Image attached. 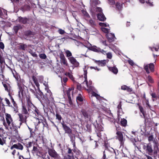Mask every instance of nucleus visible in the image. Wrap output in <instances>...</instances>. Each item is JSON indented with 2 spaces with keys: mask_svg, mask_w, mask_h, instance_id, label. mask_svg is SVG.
Instances as JSON below:
<instances>
[{
  "mask_svg": "<svg viewBox=\"0 0 159 159\" xmlns=\"http://www.w3.org/2000/svg\"><path fill=\"white\" fill-rule=\"evenodd\" d=\"M66 57H72V54L71 52L69 50H66L65 51Z\"/></svg>",
  "mask_w": 159,
  "mask_h": 159,
  "instance_id": "37998d69",
  "label": "nucleus"
},
{
  "mask_svg": "<svg viewBox=\"0 0 159 159\" xmlns=\"http://www.w3.org/2000/svg\"><path fill=\"white\" fill-rule=\"evenodd\" d=\"M32 107L34 108V109H33L34 112L35 113L36 115L38 116L40 115V113L39 110L36 107L34 106V107ZM32 112H33V111H32Z\"/></svg>",
  "mask_w": 159,
  "mask_h": 159,
  "instance_id": "7c9ffc66",
  "label": "nucleus"
},
{
  "mask_svg": "<svg viewBox=\"0 0 159 159\" xmlns=\"http://www.w3.org/2000/svg\"><path fill=\"white\" fill-rule=\"evenodd\" d=\"M5 143V141L3 139H1L0 138V144L3 145Z\"/></svg>",
  "mask_w": 159,
  "mask_h": 159,
  "instance_id": "13d9d810",
  "label": "nucleus"
},
{
  "mask_svg": "<svg viewBox=\"0 0 159 159\" xmlns=\"http://www.w3.org/2000/svg\"><path fill=\"white\" fill-rule=\"evenodd\" d=\"M97 16L98 19L101 21H104L106 19V17L103 13L98 14Z\"/></svg>",
  "mask_w": 159,
  "mask_h": 159,
  "instance_id": "6ab92c4d",
  "label": "nucleus"
},
{
  "mask_svg": "<svg viewBox=\"0 0 159 159\" xmlns=\"http://www.w3.org/2000/svg\"><path fill=\"white\" fill-rule=\"evenodd\" d=\"M29 52L30 53L32 56L34 57H36L37 56V54L35 53V52L33 51L31 49L29 50Z\"/></svg>",
  "mask_w": 159,
  "mask_h": 159,
  "instance_id": "a18cd8bd",
  "label": "nucleus"
},
{
  "mask_svg": "<svg viewBox=\"0 0 159 159\" xmlns=\"http://www.w3.org/2000/svg\"><path fill=\"white\" fill-rule=\"evenodd\" d=\"M18 20L19 22L23 24H29L32 22L31 19L25 17H23L21 16L18 17Z\"/></svg>",
  "mask_w": 159,
  "mask_h": 159,
  "instance_id": "1a4fd4ad",
  "label": "nucleus"
},
{
  "mask_svg": "<svg viewBox=\"0 0 159 159\" xmlns=\"http://www.w3.org/2000/svg\"><path fill=\"white\" fill-rule=\"evenodd\" d=\"M56 119H57L59 121H60L62 119L61 116L58 113H57L56 114Z\"/></svg>",
  "mask_w": 159,
  "mask_h": 159,
  "instance_id": "de8ad7c7",
  "label": "nucleus"
},
{
  "mask_svg": "<svg viewBox=\"0 0 159 159\" xmlns=\"http://www.w3.org/2000/svg\"><path fill=\"white\" fill-rule=\"evenodd\" d=\"M45 89L46 90H47V93H45V95L43 94L42 92H40V93L43 95V98L45 100L46 103L49 104L50 101L53 100V98L51 91L48 89V88H46Z\"/></svg>",
  "mask_w": 159,
  "mask_h": 159,
  "instance_id": "20e7f679",
  "label": "nucleus"
},
{
  "mask_svg": "<svg viewBox=\"0 0 159 159\" xmlns=\"http://www.w3.org/2000/svg\"><path fill=\"white\" fill-rule=\"evenodd\" d=\"M27 48V45L24 43H20L18 46V49L23 51L25 50Z\"/></svg>",
  "mask_w": 159,
  "mask_h": 159,
  "instance_id": "a878e982",
  "label": "nucleus"
},
{
  "mask_svg": "<svg viewBox=\"0 0 159 159\" xmlns=\"http://www.w3.org/2000/svg\"><path fill=\"white\" fill-rule=\"evenodd\" d=\"M40 58L45 59L47 58V56L45 54H41L39 55Z\"/></svg>",
  "mask_w": 159,
  "mask_h": 159,
  "instance_id": "603ef678",
  "label": "nucleus"
},
{
  "mask_svg": "<svg viewBox=\"0 0 159 159\" xmlns=\"http://www.w3.org/2000/svg\"><path fill=\"white\" fill-rule=\"evenodd\" d=\"M26 100L27 102L26 105L28 107H34V105L32 103L31 99V97L29 95H27L26 96Z\"/></svg>",
  "mask_w": 159,
  "mask_h": 159,
  "instance_id": "2eb2a0df",
  "label": "nucleus"
},
{
  "mask_svg": "<svg viewBox=\"0 0 159 159\" xmlns=\"http://www.w3.org/2000/svg\"><path fill=\"white\" fill-rule=\"evenodd\" d=\"M18 115L19 118V120L20 121V125L19 127V128H20V125L22 124V123H24V122L26 123V119L27 117L28 116L25 115V116H24L23 114L22 113H19L18 114Z\"/></svg>",
  "mask_w": 159,
  "mask_h": 159,
  "instance_id": "ddd939ff",
  "label": "nucleus"
},
{
  "mask_svg": "<svg viewBox=\"0 0 159 159\" xmlns=\"http://www.w3.org/2000/svg\"><path fill=\"white\" fill-rule=\"evenodd\" d=\"M143 68L147 74H149L150 73V72H153L154 71V65L153 63H150L149 64L144 65Z\"/></svg>",
  "mask_w": 159,
  "mask_h": 159,
  "instance_id": "39448f33",
  "label": "nucleus"
},
{
  "mask_svg": "<svg viewBox=\"0 0 159 159\" xmlns=\"http://www.w3.org/2000/svg\"><path fill=\"white\" fill-rule=\"evenodd\" d=\"M3 63H5V60L2 56L0 54V63L1 64H2Z\"/></svg>",
  "mask_w": 159,
  "mask_h": 159,
  "instance_id": "8fccbe9b",
  "label": "nucleus"
},
{
  "mask_svg": "<svg viewBox=\"0 0 159 159\" xmlns=\"http://www.w3.org/2000/svg\"><path fill=\"white\" fill-rule=\"evenodd\" d=\"M117 132L116 133V139L118 140L120 143V145H122L124 144L123 137L122 133L119 131L120 129L119 127H117L116 129Z\"/></svg>",
  "mask_w": 159,
  "mask_h": 159,
  "instance_id": "423d86ee",
  "label": "nucleus"
},
{
  "mask_svg": "<svg viewBox=\"0 0 159 159\" xmlns=\"http://www.w3.org/2000/svg\"><path fill=\"white\" fill-rule=\"evenodd\" d=\"M61 80L64 83H66L68 80V79L66 77H63Z\"/></svg>",
  "mask_w": 159,
  "mask_h": 159,
  "instance_id": "e2e57ef3",
  "label": "nucleus"
},
{
  "mask_svg": "<svg viewBox=\"0 0 159 159\" xmlns=\"http://www.w3.org/2000/svg\"><path fill=\"white\" fill-rule=\"evenodd\" d=\"M101 159H108V158L106 157V155L105 153V151L103 152V155Z\"/></svg>",
  "mask_w": 159,
  "mask_h": 159,
  "instance_id": "774afa93",
  "label": "nucleus"
},
{
  "mask_svg": "<svg viewBox=\"0 0 159 159\" xmlns=\"http://www.w3.org/2000/svg\"><path fill=\"white\" fill-rule=\"evenodd\" d=\"M84 82H86V83L87 86V87L88 88V90L90 91H93L94 89V87L92 86V81H89L88 82L87 80L85 81L84 80Z\"/></svg>",
  "mask_w": 159,
  "mask_h": 159,
  "instance_id": "a211bd4d",
  "label": "nucleus"
},
{
  "mask_svg": "<svg viewBox=\"0 0 159 159\" xmlns=\"http://www.w3.org/2000/svg\"><path fill=\"white\" fill-rule=\"evenodd\" d=\"M89 49L93 52H99V49H100V48H98L96 46H93L90 47Z\"/></svg>",
  "mask_w": 159,
  "mask_h": 159,
  "instance_id": "c85d7f7f",
  "label": "nucleus"
},
{
  "mask_svg": "<svg viewBox=\"0 0 159 159\" xmlns=\"http://www.w3.org/2000/svg\"><path fill=\"white\" fill-rule=\"evenodd\" d=\"M61 124L66 134H68V135L72 134V130L64 123L63 121L61 123Z\"/></svg>",
  "mask_w": 159,
  "mask_h": 159,
  "instance_id": "9d476101",
  "label": "nucleus"
},
{
  "mask_svg": "<svg viewBox=\"0 0 159 159\" xmlns=\"http://www.w3.org/2000/svg\"><path fill=\"white\" fill-rule=\"evenodd\" d=\"M146 148V150L149 153H152L153 152L152 146L150 144H148L147 145Z\"/></svg>",
  "mask_w": 159,
  "mask_h": 159,
  "instance_id": "c756f323",
  "label": "nucleus"
},
{
  "mask_svg": "<svg viewBox=\"0 0 159 159\" xmlns=\"http://www.w3.org/2000/svg\"><path fill=\"white\" fill-rule=\"evenodd\" d=\"M67 149L68 150L67 151V155H66L65 157H67L68 158H72L73 159H74V154L72 152L73 151V152H76V150L75 149H71L69 147H68L67 148Z\"/></svg>",
  "mask_w": 159,
  "mask_h": 159,
  "instance_id": "f8f14e48",
  "label": "nucleus"
},
{
  "mask_svg": "<svg viewBox=\"0 0 159 159\" xmlns=\"http://www.w3.org/2000/svg\"><path fill=\"white\" fill-rule=\"evenodd\" d=\"M24 34L27 37H30L34 35V33L30 30H27L25 32Z\"/></svg>",
  "mask_w": 159,
  "mask_h": 159,
  "instance_id": "aec40b11",
  "label": "nucleus"
},
{
  "mask_svg": "<svg viewBox=\"0 0 159 159\" xmlns=\"http://www.w3.org/2000/svg\"><path fill=\"white\" fill-rule=\"evenodd\" d=\"M15 148L20 150H22L24 148L23 146L20 143H18L17 144H15Z\"/></svg>",
  "mask_w": 159,
  "mask_h": 159,
  "instance_id": "cd10ccee",
  "label": "nucleus"
},
{
  "mask_svg": "<svg viewBox=\"0 0 159 159\" xmlns=\"http://www.w3.org/2000/svg\"><path fill=\"white\" fill-rule=\"evenodd\" d=\"M76 100L80 102H82L83 101V98L81 95H79L77 97Z\"/></svg>",
  "mask_w": 159,
  "mask_h": 159,
  "instance_id": "3c124183",
  "label": "nucleus"
},
{
  "mask_svg": "<svg viewBox=\"0 0 159 159\" xmlns=\"http://www.w3.org/2000/svg\"><path fill=\"white\" fill-rule=\"evenodd\" d=\"M14 71L12 73L14 77L16 79V83L19 90L18 91V96L20 99H22L24 97V93H25V88H27L24 84L25 81L23 79H20V75L14 69Z\"/></svg>",
  "mask_w": 159,
  "mask_h": 159,
  "instance_id": "f257e3e1",
  "label": "nucleus"
},
{
  "mask_svg": "<svg viewBox=\"0 0 159 159\" xmlns=\"http://www.w3.org/2000/svg\"><path fill=\"white\" fill-rule=\"evenodd\" d=\"M28 128L30 130V137L34 138L35 135V134L34 131H33V129L31 128L28 126Z\"/></svg>",
  "mask_w": 159,
  "mask_h": 159,
  "instance_id": "c03bdc74",
  "label": "nucleus"
},
{
  "mask_svg": "<svg viewBox=\"0 0 159 159\" xmlns=\"http://www.w3.org/2000/svg\"><path fill=\"white\" fill-rule=\"evenodd\" d=\"M120 122L121 126L125 127L127 125V121L124 119H121Z\"/></svg>",
  "mask_w": 159,
  "mask_h": 159,
  "instance_id": "72a5a7b5",
  "label": "nucleus"
},
{
  "mask_svg": "<svg viewBox=\"0 0 159 159\" xmlns=\"http://www.w3.org/2000/svg\"><path fill=\"white\" fill-rule=\"evenodd\" d=\"M81 12L84 16L86 18H89L90 17L89 15L85 10H82L81 11Z\"/></svg>",
  "mask_w": 159,
  "mask_h": 159,
  "instance_id": "2f4dec72",
  "label": "nucleus"
},
{
  "mask_svg": "<svg viewBox=\"0 0 159 159\" xmlns=\"http://www.w3.org/2000/svg\"><path fill=\"white\" fill-rule=\"evenodd\" d=\"M6 116V119L7 125L4 119L3 120V125L7 129H8V127H9L11 129H13L15 132L16 135L17 134L18 132L17 127L13 124V119L10 114H7Z\"/></svg>",
  "mask_w": 159,
  "mask_h": 159,
  "instance_id": "f03ea898",
  "label": "nucleus"
},
{
  "mask_svg": "<svg viewBox=\"0 0 159 159\" xmlns=\"http://www.w3.org/2000/svg\"><path fill=\"white\" fill-rule=\"evenodd\" d=\"M146 2L150 6L152 7L153 6L152 2H150L149 0L146 1Z\"/></svg>",
  "mask_w": 159,
  "mask_h": 159,
  "instance_id": "052dcab7",
  "label": "nucleus"
},
{
  "mask_svg": "<svg viewBox=\"0 0 159 159\" xmlns=\"http://www.w3.org/2000/svg\"><path fill=\"white\" fill-rule=\"evenodd\" d=\"M96 132V134L97 136H98L99 138H101L102 136L101 133H100V132L101 131H96L95 130Z\"/></svg>",
  "mask_w": 159,
  "mask_h": 159,
  "instance_id": "680f3d73",
  "label": "nucleus"
},
{
  "mask_svg": "<svg viewBox=\"0 0 159 159\" xmlns=\"http://www.w3.org/2000/svg\"><path fill=\"white\" fill-rule=\"evenodd\" d=\"M139 109L140 112L142 113L144 117H145V112L144 111L143 108L140 105L139 106Z\"/></svg>",
  "mask_w": 159,
  "mask_h": 159,
  "instance_id": "79ce46f5",
  "label": "nucleus"
},
{
  "mask_svg": "<svg viewBox=\"0 0 159 159\" xmlns=\"http://www.w3.org/2000/svg\"><path fill=\"white\" fill-rule=\"evenodd\" d=\"M68 59L70 63L75 67L79 66V63L77 61L76 59L73 57H71L68 58Z\"/></svg>",
  "mask_w": 159,
  "mask_h": 159,
  "instance_id": "4468645a",
  "label": "nucleus"
},
{
  "mask_svg": "<svg viewBox=\"0 0 159 159\" xmlns=\"http://www.w3.org/2000/svg\"><path fill=\"white\" fill-rule=\"evenodd\" d=\"M32 107H28L27 105H25V104H22L21 109V113L25 115L29 116V112L31 111L30 108Z\"/></svg>",
  "mask_w": 159,
  "mask_h": 159,
  "instance_id": "0eeeda50",
  "label": "nucleus"
},
{
  "mask_svg": "<svg viewBox=\"0 0 159 159\" xmlns=\"http://www.w3.org/2000/svg\"><path fill=\"white\" fill-rule=\"evenodd\" d=\"M107 56V58L109 59H111L112 57V54L111 52H109L108 53H107L106 54Z\"/></svg>",
  "mask_w": 159,
  "mask_h": 159,
  "instance_id": "864d4df0",
  "label": "nucleus"
},
{
  "mask_svg": "<svg viewBox=\"0 0 159 159\" xmlns=\"http://www.w3.org/2000/svg\"><path fill=\"white\" fill-rule=\"evenodd\" d=\"M64 75L68 77L72 81H73L74 80V79L73 75L70 72H66L65 73Z\"/></svg>",
  "mask_w": 159,
  "mask_h": 159,
  "instance_id": "473e14b6",
  "label": "nucleus"
},
{
  "mask_svg": "<svg viewBox=\"0 0 159 159\" xmlns=\"http://www.w3.org/2000/svg\"><path fill=\"white\" fill-rule=\"evenodd\" d=\"M95 62L97 63L98 65L99 66H105L106 64V60H103L101 61H95Z\"/></svg>",
  "mask_w": 159,
  "mask_h": 159,
  "instance_id": "4be33fe9",
  "label": "nucleus"
},
{
  "mask_svg": "<svg viewBox=\"0 0 159 159\" xmlns=\"http://www.w3.org/2000/svg\"><path fill=\"white\" fill-rule=\"evenodd\" d=\"M148 81L150 83H153V80L150 76L148 75Z\"/></svg>",
  "mask_w": 159,
  "mask_h": 159,
  "instance_id": "4d7b16f0",
  "label": "nucleus"
},
{
  "mask_svg": "<svg viewBox=\"0 0 159 159\" xmlns=\"http://www.w3.org/2000/svg\"><path fill=\"white\" fill-rule=\"evenodd\" d=\"M106 37L109 42H111L114 41L115 37L114 34H113L111 33H109L106 34Z\"/></svg>",
  "mask_w": 159,
  "mask_h": 159,
  "instance_id": "dca6fc26",
  "label": "nucleus"
},
{
  "mask_svg": "<svg viewBox=\"0 0 159 159\" xmlns=\"http://www.w3.org/2000/svg\"><path fill=\"white\" fill-rule=\"evenodd\" d=\"M4 100L6 102V106L9 107H12V105L11 104L9 100L7 98H5Z\"/></svg>",
  "mask_w": 159,
  "mask_h": 159,
  "instance_id": "58836bf2",
  "label": "nucleus"
},
{
  "mask_svg": "<svg viewBox=\"0 0 159 159\" xmlns=\"http://www.w3.org/2000/svg\"><path fill=\"white\" fill-rule=\"evenodd\" d=\"M81 112L86 120L92 122V117L93 114L92 111L90 109H82L81 110Z\"/></svg>",
  "mask_w": 159,
  "mask_h": 159,
  "instance_id": "7ed1b4c3",
  "label": "nucleus"
},
{
  "mask_svg": "<svg viewBox=\"0 0 159 159\" xmlns=\"http://www.w3.org/2000/svg\"><path fill=\"white\" fill-rule=\"evenodd\" d=\"M68 136L70 138V141L72 143L75 142V134H70L69 135H68Z\"/></svg>",
  "mask_w": 159,
  "mask_h": 159,
  "instance_id": "e433bc0d",
  "label": "nucleus"
},
{
  "mask_svg": "<svg viewBox=\"0 0 159 159\" xmlns=\"http://www.w3.org/2000/svg\"><path fill=\"white\" fill-rule=\"evenodd\" d=\"M8 95L9 96V97H10V100H11V103H12L13 102H14L15 101L14 100V99L13 98V97L10 94V93H8Z\"/></svg>",
  "mask_w": 159,
  "mask_h": 159,
  "instance_id": "69168bd1",
  "label": "nucleus"
},
{
  "mask_svg": "<svg viewBox=\"0 0 159 159\" xmlns=\"http://www.w3.org/2000/svg\"><path fill=\"white\" fill-rule=\"evenodd\" d=\"M71 89H69L66 92V94L67 97H68L69 101L70 103V102H72L70 94V92L71 91Z\"/></svg>",
  "mask_w": 159,
  "mask_h": 159,
  "instance_id": "c9c22d12",
  "label": "nucleus"
},
{
  "mask_svg": "<svg viewBox=\"0 0 159 159\" xmlns=\"http://www.w3.org/2000/svg\"><path fill=\"white\" fill-rule=\"evenodd\" d=\"M2 84L5 88V90L8 92L9 93H10L11 90V86L8 83H5L3 82H2Z\"/></svg>",
  "mask_w": 159,
  "mask_h": 159,
  "instance_id": "412c9836",
  "label": "nucleus"
},
{
  "mask_svg": "<svg viewBox=\"0 0 159 159\" xmlns=\"http://www.w3.org/2000/svg\"><path fill=\"white\" fill-rule=\"evenodd\" d=\"M48 153L51 157L55 159H61V157L54 149H49Z\"/></svg>",
  "mask_w": 159,
  "mask_h": 159,
  "instance_id": "6e6552de",
  "label": "nucleus"
},
{
  "mask_svg": "<svg viewBox=\"0 0 159 159\" xmlns=\"http://www.w3.org/2000/svg\"><path fill=\"white\" fill-rule=\"evenodd\" d=\"M110 5H114L115 3V0H108Z\"/></svg>",
  "mask_w": 159,
  "mask_h": 159,
  "instance_id": "0e129e2a",
  "label": "nucleus"
},
{
  "mask_svg": "<svg viewBox=\"0 0 159 159\" xmlns=\"http://www.w3.org/2000/svg\"><path fill=\"white\" fill-rule=\"evenodd\" d=\"M87 70H84V77L85 79V81H87Z\"/></svg>",
  "mask_w": 159,
  "mask_h": 159,
  "instance_id": "5fc2aeb1",
  "label": "nucleus"
},
{
  "mask_svg": "<svg viewBox=\"0 0 159 159\" xmlns=\"http://www.w3.org/2000/svg\"><path fill=\"white\" fill-rule=\"evenodd\" d=\"M0 80L1 81H4L5 80V76L2 74H0Z\"/></svg>",
  "mask_w": 159,
  "mask_h": 159,
  "instance_id": "bf43d9fd",
  "label": "nucleus"
},
{
  "mask_svg": "<svg viewBox=\"0 0 159 159\" xmlns=\"http://www.w3.org/2000/svg\"><path fill=\"white\" fill-rule=\"evenodd\" d=\"M109 30L108 29L106 28H103L102 29V31L104 32V33L107 34L108 33H108Z\"/></svg>",
  "mask_w": 159,
  "mask_h": 159,
  "instance_id": "6e6d98bb",
  "label": "nucleus"
},
{
  "mask_svg": "<svg viewBox=\"0 0 159 159\" xmlns=\"http://www.w3.org/2000/svg\"><path fill=\"white\" fill-rule=\"evenodd\" d=\"M145 118L144 120V123L145 125H150V121L151 120V119L148 118H145V117H144Z\"/></svg>",
  "mask_w": 159,
  "mask_h": 159,
  "instance_id": "49530a36",
  "label": "nucleus"
},
{
  "mask_svg": "<svg viewBox=\"0 0 159 159\" xmlns=\"http://www.w3.org/2000/svg\"><path fill=\"white\" fill-rule=\"evenodd\" d=\"M23 9L25 11H29L30 9V7L28 5H25L23 7Z\"/></svg>",
  "mask_w": 159,
  "mask_h": 159,
  "instance_id": "09e8293b",
  "label": "nucleus"
},
{
  "mask_svg": "<svg viewBox=\"0 0 159 159\" xmlns=\"http://www.w3.org/2000/svg\"><path fill=\"white\" fill-rule=\"evenodd\" d=\"M96 11L99 12V13H102V8L99 7H97L96 8Z\"/></svg>",
  "mask_w": 159,
  "mask_h": 159,
  "instance_id": "338daca9",
  "label": "nucleus"
},
{
  "mask_svg": "<svg viewBox=\"0 0 159 159\" xmlns=\"http://www.w3.org/2000/svg\"><path fill=\"white\" fill-rule=\"evenodd\" d=\"M59 57L61 64L66 66H68L67 61L62 52L59 54Z\"/></svg>",
  "mask_w": 159,
  "mask_h": 159,
  "instance_id": "9b49d317",
  "label": "nucleus"
},
{
  "mask_svg": "<svg viewBox=\"0 0 159 159\" xmlns=\"http://www.w3.org/2000/svg\"><path fill=\"white\" fill-rule=\"evenodd\" d=\"M109 70L115 74H117L118 72V70L116 66L111 67L108 68Z\"/></svg>",
  "mask_w": 159,
  "mask_h": 159,
  "instance_id": "393cba45",
  "label": "nucleus"
},
{
  "mask_svg": "<svg viewBox=\"0 0 159 159\" xmlns=\"http://www.w3.org/2000/svg\"><path fill=\"white\" fill-rule=\"evenodd\" d=\"M89 24L92 27H94L96 25L95 21L91 19L89 20Z\"/></svg>",
  "mask_w": 159,
  "mask_h": 159,
  "instance_id": "a19ab883",
  "label": "nucleus"
},
{
  "mask_svg": "<svg viewBox=\"0 0 159 159\" xmlns=\"http://www.w3.org/2000/svg\"><path fill=\"white\" fill-rule=\"evenodd\" d=\"M34 82V83L35 84L36 86L38 87L39 86V84L38 82V80L34 76L32 78Z\"/></svg>",
  "mask_w": 159,
  "mask_h": 159,
  "instance_id": "ea45409f",
  "label": "nucleus"
},
{
  "mask_svg": "<svg viewBox=\"0 0 159 159\" xmlns=\"http://www.w3.org/2000/svg\"><path fill=\"white\" fill-rule=\"evenodd\" d=\"M86 130L87 131L90 132L92 131L91 124L87 123L86 125Z\"/></svg>",
  "mask_w": 159,
  "mask_h": 159,
  "instance_id": "4c0bfd02",
  "label": "nucleus"
},
{
  "mask_svg": "<svg viewBox=\"0 0 159 159\" xmlns=\"http://www.w3.org/2000/svg\"><path fill=\"white\" fill-rule=\"evenodd\" d=\"M21 28V27L20 25H18L13 27V30L16 34H17L18 31Z\"/></svg>",
  "mask_w": 159,
  "mask_h": 159,
  "instance_id": "f704fd0d",
  "label": "nucleus"
},
{
  "mask_svg": "<svg viewBox=\"0 0 159 159\" xmlns=\"http://www.w3.org/2000/svg\"><path fill=\"white\" fill-rule=\"evenodd\" d=\"M123 3H120L119 2H116V8L117 10L119 11H120L122 10L123 8Z\"/></svg>",
  "mask_w": 159,
  "mask_h": 159,
  "instance_id": "bb28decb",
  "label": "nucleus"
},
{
  "mask_svg": "<svg viewBox=\"0 0 159 159\" xmlns=\"http://www.w3.org/2000/svg\"><path fill=\"white\" fill-rule=\"evenodd\" d=\"M12 107H10L12 108L14 111L16 112H18V106L17 103L16 102V101L12 102Z\"/></svg>",
  "mask_w": 159,
  "mask_h": 159,
  "instance_id": "b1692460",
  "label": "nucleus"
},
{
  "mask_svg": "<svg viewBox=\"0 0 159 159\" xmlns=\"http://www.w3.org/2000/svg\"><path fill=\"white\" fill-rule=\"evenodd\" d=\"M93 125L95 127V129L96 131H102L103 128L102 125L99 124H98L97 120H96V123H94Z\"/></svg>",
  "mask_w": 159,
  "mask_h": 159,
  "instance_id": "f3484780",
  "label": "nucleus"
},
{
  "mask_svg": "<svg viewBox=\"0 0 159 159\" xmlns=\"http://www.w3.org/2000/svg\"><path fill=\"white\" fill-rule=\"evenodd\" d=\"M32 151H34V153H36L37 156H40L41 155L42 152L40 151L36 147L34 146Z\"/></svg>",
  "mask_w": 159,
  "mask_h": 159,
  "instance_id": "5701e85b",
  "label": "nucleus"
}]
</instances>
